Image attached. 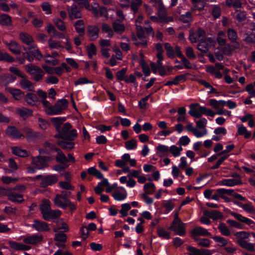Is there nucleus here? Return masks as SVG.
<instances>
[{
    "instance_id": "1",
    "label": "nucleus",
    "mask_w": 255,
    "mask_h": 255,
    "mask_svg": "<svg viewBox=\"0 0 255 255\" xmlns=\"http://www.w3.org/2000/svg\"><path fill=\"white\" fill-rule=\"evenodd\" d=\"M65 120L66 118L64 117H59L51 118V122L57 132L55 135V137L61 139H64L66 135L71 128L72 126L68 122L64 124L63 126L61 127V125Z\"/></svg>"
},
{
    "instance_id": "2",
    "label": "nucleus",
    "mask_w": 255,
    "mask_h": 255,
    "mask_svg": "<svg viewBox=\"0 0 255 255\" xmlns=\"http://www.w3.org/2000/svg\"><path fill=\"white\" fill-rule=\"evenodd\" d=\"M189 114L196 118H201L202 115L211 117H214L215 115V113L211 109L201 106L199 103L191 104L189 106Z\"/></svg>"
},
{
    "instance_id": "3",
    "label": "nucleus",
    "mask_w": 255,
    "mask_h": 255,
    "mask_svg": "<svg viewBox=\"0 0 255 255\" xmlns=\"http://www.w3.org/2000/svg\"><path fill=\"white\" fill-rule=\"evenodd\" d=\"M40 211L43 219L47 221H53L59 218L61 213L59 210L51 209L48 204H43L40 207Z\"/></svg>"
},
{
    "instance_id": "4",
    "label": "nucleus",
    "mask_w": 255,
    "mask_h": 255,
    "mask_svg": "<svg viewBox=\"0 0 255 255\" xmlns=\"http://www.w3.org/2000/svg\"><path fill=\"white\" fill-rule=\"evenodd\" d=\"M7 196L8 200L13 203H22L24 201L23 195L12 191V188L0 186V196Z\"/></svg>"
},
{
    "instance_id": "5",
    "label": "nucleus",
    "mask_w": 255,
    "mask_h": 255,
    "mask_svg": "<svg viewBox=\"0 0 255 255\" xmlns=\"http://www.w3.org/2000/svg\"><path fill=\"white\" fill-rule=\"evenodd\" d=\"M44 147L51 152H57V155L55 157L56 160L57 162L60 163H65L68 162V159L62 152V151L58 147H56L54 144L48 141H46L43 144Z\"/></svg>"
},
{
    "instance_id": "6",
    "label": "nucleus",
    "mask_w": 255,
    "mask_h": 255,
    "mask_svg": "<svg viewBox=\"0 0 255 255\" xmlns=\"http://www.w3.org/2000/svg\"><path fill=\"white\" fill-rule=\"evenodd\" d=\"M24 69L28 74L33 75V79L35 82L41 81L45 74L40 67L33 64L24 65Z\"/></svg>"
},
{
    "instance_id": "7",
    "label": "nucleus",
    "mask_w": 255,
    "mask_h": 255,
    "mask_svg": "<svg viewBox=\"0 0 255 255\" xmlns=\"http://www.w3.org/2000/svg\"><path fill=\"white\" fill-rule=\"evenodd\" d=\"M71 195V192L69 191L62 190L61 191V193L57 194L54 200V204L62 209H66V204H63L67 201L70 200L69 197Z\"/></svg>"
},
{
    "instance_id": "8",
    "label": "nucleus",
    "mask_w": 255,
    "mask_h": 255,
    "mask_svg": "<svg viewBox=\"0 0 255 255\" xmlns=\"http://www.w3.org/2000/svg\"><path fill=\"white\" fill-rule=\"evenodd\" d=\"M5 132L8 137L13 139H20L24 137V134L14 126H8Z\"/></svg>"
},
{
    "instance_id": "9",
    "label": "nucleus",
    "mask_w": 255,
    "mask_h": 255,
    "mask_svg": "<svg viewBox=\"0 0 255 255\" xmlns=\"http://www.w3.org/2000/svg\"><path fill=\"white\" fill-rule=\"evenodd\" d=\"M58 181L57 174H51L44 176L42 179L40 185L42 188H46L48 186H52Z\"/></svg>"
},
{
    "instance_id": "10",
    "label": "nucleus",
    "mask_w": 255,
    "mask_h": 255,
    "mask_svg": "<svg viewBox=\"0 0 255 255\" xmlns=\"http://www.w3.org/2000/svg\"><path fill=\"white\" fill-rule=\"evenodd\" d=\"M216 193L220 194V195L225 194L232 196L236 199H238L239 201H245L246 198L242 196L241 194L235 192L233 189H225V188H219L216 190Z\"/></svg>"
},
{
    "instance_id": "11",
    "label": "nucleus",
    "mask_w": 255,
    "mask_h": 255,
    "mask_svg": "<svg viewBox=\"0 0 255 255\" xmlns=\"http://www.w3.org/2000/svg\"><path fill=\"white\" fill-rule=\"evenodd\" d=\"M31 227L38 232H49L50 230L47 223L37 219L33 221Z\"/></svg>"
},
{
    "instance_id": "12",
    "label": "nucleus",
    "mask_w": 255,
    "mask_h": 255,
    "mask_svg": "<svg viewBox=\"0 0 255 255\" xmlns=\"http://www.w3.org/2000/svg\"><path fill=\"white\" fill-rule=\"evenodd\" d=\"M211 236V234L206 229L202 227H196L194 228L191 232V237L192 239L194 238H199V236Z\"/></svg>"
},
{
    "instance_id": "13",
    "label": "nucleus",
    "mask_w": 255,
    "mask_h": 255,
    "mask_svg": "<svg viewBox=\"0 0 255 255\" xmlns=\"http://www.w3.org/2000/svg\"><path fill=\"white\" fill-rule=\"evenodd\" d=\"M177 149V146L175 145H171L169 148L167 146L163 144H159L156 147V149L160 152L166 153L170 151L174 157L179 156Z\"/></svg>"
},
{
    "instance_id": "14",
    "label": "nucleus",
    "mask_w": 255,
    "mask_h": 255,
    "mask_svg": "<svg viewBox=\"0 0 255 255\" xmlns=\"http://www.w3.org/2000/svg\"><path fill=\"white\" fill-rule=\"evenodd\" d=\"M100 28L96 25H90L87 27L88 36L91 40H95L99 37Z\"/></svg>"
},
{
    "instance_id": "15",
    "label": "nucleus",
    "mask_w": 255,
    "mask_h": 255,
    "mask_svg": "<svg viewBox=\"0 0 255 255\" xmlns=\"http://www.w3.org/2000/svg\"><path fill=\"white\" fill-rule=\"evenodd\" d=\"M43 239V237L42 235L34 234L25 238L23 242L26 244L35 245L41 242Z\"/></svg>"
},
{
    "instance_id": "16",
    "label": "nucleus",
    "mask_w": 255,
    "mask_h": 255,
    "mask_svg": "<svg viewBox=\"0 0 255 255\" xmlns=\"http://www.w3.org/2000/svg\"><path fill=\"white\" fill-rule=\"evenodd\" d=\"M16 114L23 120H26L29 117L32 116L33 111L25 107L17 108L16 110Z\"/></svg>"
},
{
    "instance_id": "17",
    "label": "nucleus",
    "mask_w": 255,
    "mask_h": 255,
    "mask_svg": "<svg viewBox=\"0 0 255 255\" xmlns=\"http://www.w3.org/2000/svg\"><path fill=\"white\" fill-rule=\"evenodd\" d=\"M231 215L234 217V218L237 219L238 221L244 223L248 225H250L251 227H253V226H255V223L254 221L246 218L245 217L243 216L242 215L236 213L235 212H231Z\"/></svg>"
},
{
    "instance_id": "18",
    "label": "nucleus",
    "mask_w": 255,
    "mask_h": 255,
    "mask_svg": "<svg viewBox=\"0 0 255 255\" xmlns=\"http://www.w3.org/2000/svg\"><path fill=\"white\" fill-rule=\"evenodd\" d=\"M8 245L11 248L16 251H28L31 248L29 246L12 241H9Z\"/></svg>"
},
{
    "instance_id": "19",
    "label": "nucleus",
    "mask_w": 255,
    "mask_h": 255,
    "mask_svg": "<svg viewBox=\"0 0 255 255\" xmlns=\"http://www.w3.org/2000/svg\"><path fill=\"white\" fill-rule=\"evenodd\" d=\"M203 215L205 216L208 217L213 220L221 219L223 217L222 213L217 210H213L211 212L208 210H204L203 211Z\"/></svg>"
},
{
    "instance_id": "20",
    "label": "nucleus",
    "mask_w": 255,
    "mask_h": 255,
    "mask_svg": "<svg viewBox=\"0 0 255 255\" xmlns=\"http://www.w3.org/2000/svg\"><path fill=\"white\" fill-rule=\"evenodd\" d=\"M185 224H178V226L176 225H171L169 228V229L176 233L177 235L180 236H183L186 234V230L184 228Z\"/></svg>"
},
{
    "instance_id": "21",
    "label": "nucleus",
    "mask_w": 255,
    "mask_h": 255,
    "mask_svg": "<svg viewBox=\"0 0 255 255\" xmlns=\"http://www.w3.org/2000/svg\"><path fill=\"white\" fill-rule=\"evenodd\" d=\"M150 2H155V3L157 2H159V7L158 10V17L160 20V22L163 23H167L169 21V20H168V18L166 16V13L165 11H162V1H150Z\"/></svg>"
},
{
    "instance_id": "22",
    "label": "nucleus",
    "mask_w": 255,
    "mask_h": 255,
    "mask_svg": "<svg viewBox=\"0 0 255 255\" xmlns=\"http://www.w3.org/2000/svg\"><path fill=\"white\" fill-rule=\"evenodd\" d=\"M62 110L63 108L59 103L56 102L53 106L49 108V112H47V114L50 116L59 115L61 113Z\"/></svg>"
},
{
    "instance_id": "23",
    "label": "nucleus",
    "mask_w": 255,
    "mask_h": 255,
    "mask_svg": "<svg viewBox=\"0 0 255 255\" xmlns=\"http://www.w3.org/2000/svg\"><path fill=\"white\" fill-rule=\"evenodd\" d=\"M11 149L12 153L17 156L26 157L29 156L28 151L25 149H22L19 146H13Z\"/></svg>"
},
{
    "instance_id": "24",
    "label": "nucleus",
    "mask_w": 255,
    "mask_h": 255,
    "mask_svg": "<svg viewBox=\"0 0 255 255\" xmlns=\"http://www.w3.org/2000/svg\"><path fill=\"white\" fill-rule=\"evenodd\" d=\"M9 46V50L14 54H20L21 53V46L16 41L11 40L9 43L6 44Z\"/></svg>"
},
{
    "instance_id": "25",
    "label": "nucleus",
    "mask_w": 255,
    "mask_h": 255,
    "mask_svg": "<svg viewBox=\"0 0 255 255\" xmlns=\"http://www.w3.org/2000/svg\"><path fill=\"white\" fill-rule=\"evenodd\" d=\"M24 101L28 105L34 106L35 103L38 102V99L36 94L32 93H28L25 96Z\"/></svg>"
},
{
    "instance_id": "26",
    "label": "nucleus",
    "mask_w": 255,
    "mask_h": 255,
    "mask_svg": "<svg viewBox=\"0 0 255 255\" xmlns=\"http://www.w3.org/2000/svg\"><path fill=\"white\" fill-rule=\"evenodd\" d=\"M99 6V5L98 4L97 6ZM92 10L93 13L95 16H98L99 14L100 16L103 17L108 16V10L105 7H101L98 9L97 6H92Z\"/></svg>"
},
{
    "instance_id": "27",
    "label": "nucleus",
    "mask_w": 255,
    "mask_h": 255,
    "mask_svg": "<svg viewBox=\"0 0 255 255\" xmlns=\"http://www.w3.org/2000/svg\"><path fill=\"white\" fill-rule=\"evenodd\" d=\"M19 37L21 41L27 45H30L34 42L32 37L25 32H21Z\"/></svg>"
},
{
    "instance_id": "28",
    "label": "nucleus",
    "mask_w": 255,
    "mask_h": 255,
    "mask_svg": "<svg viewBox=\"0 0 255 255\" xmlns=\"http://www.w3.org/2000/svg\"><path fill=\"white\" fill-rule=\"evenodd\" d=\"M74 27L76 32L81 37L84 36L85 34L84 23L82 20H78L74 24Z\"/></svg>"
},
{
    "instance_id": "29",
    "label": "nucleus",
    "mask_w": 255,
    "mask_h": 255,
    "mask_svg": "<svg viewBox=\"0 0 255 255\" xmlns=\"http://www.w3.org/2000/svg\"><path fill=\"white\" fill-rule=\"evenodd\" d=\"M240 184H242L241 181H238L232 178L223 179L219 183L220 185H224L230 187H233Z\"/></svg>"
},
{
    "instance_id": "30",
    "label": "nucleus",
    "mask_w": 255,
    "mask_h": 255,
    "mask_svg": "<svg viewBox=\"0 0 255 255\" xmlns=\"http://www.w3.org/2000/svg\"><path fill=\"white\" fill-rule=\"evenodd\" d=\"M238 244L240 247L250 252H255L254 245L252 243L247 242L245 240H239L238 241Z\"/></svg>"
},
{
    "instance_id": "31",
    "label": "nucleus",
    "mask_w": 255,
    "mask_h": 255,
    "mask_svg": "<svg viewBox=\"0 0 255 255\" xmlns=\"http://www.w3.org/2000/svg\"><path fill=\"white\" fill-rule=\"evenodd\" d=\"M86 51L88 57L89 59H93V56H95L97 54V49L94 43H91L86 46Z\"/></svg>"
},
{
    "instance_id": "32",
    "label": "nucleus",
    "mask_w": 255,
    "mask_h": 255,
    "mask_svg": "<svg viewBox=\"0 0 255 255\" xmlns=\"http://www.w3.org/2000/svg\"><path fill=\"white\" fill-rule=\"evenodd\" d=\"M237 134L243 135L245 138L248 139L251 137L252 132L251 131H248L243 125H241L238 128L237 135Z\"/></svg>"
},
{
    "instance_id": "33",
    "label": "nucleus",
    "mask_w": 255,
    "mask_h": 255,
    "mask_svg": "<svg viewBox=\"0 0 255 255\" xmlns=\"http://www.w3.org/2000/svg\"><path fill=\"white\" fill-rule=\"evenodd\" d=\"M34 163L38 169L44 168L47 165V157L44 156H39Z\"/></svg>"
},
{
    "instance_id": "34",
    "label": "nucleus",
    "mask_w": 255,
    "mask_h": 255,
    "mask_svg": "<svg viewBox=\"0 0 255 255\" xmlns=\"http://www.w3.org/2000/svg\"><path fill=\"white\" fill-rule=\"evenodd\" d=\"M11 17L7 14L2 13L0 15V24L8 26L11 25Z\"/></svg>"
},
{
    "instance_id": "35",
    "label": "nucleus",
    "mask_w": 255,
    "mask_h": 255,
    "mask_svg": "<svg viewBox=\"0 0 255 255\" xmlns=\"http://www.w3.org/2000/svg\"><path fill=\"white\" fill-rule=\"evenodd\" d=\"M113 27L114 31L118 34H122L125 30V26L119 20L115 21L113 23Z\"/></svg>"
},
{
    "instance_id": "36",
    "label": "nucleus",
    "mask_w": 255,
    "mask_h": 255,
    "mask_svg": "<svg viewBox=\"0 0 255 255\" xmlns=\"http://www.w3.org/2000/svg\"><path fill=\"white\" fill-rule=\"evenodd\" d=\"M193 239L197 243L198 246L202 247L208 248L212 243V241L205 238H194V239Z\"/></svg>"
},
{
    "instance_id": "37",
    "label": "nucleus",
    "mask_w": 255,
    "mask_h": 255,
    "mask_svg": "<svg viewBox=\"0 0 255 255\" xmlns=\"http://www.w3.org/2000/svg\"><path fill=\"white\" fill-rule=\"evenodd\" d=\"M209 47V44L206 42L205 39H201L197 48L202 53H206L208 51Z\"/></svg>"
},
{
    "instance_id": "38",
    "label": "nucleus",
    "mask_w": 255,
    "mask_h": 255,
    "mask_svg": "<svg viewBox=\"0 0 255 255\" xmlns=\"http://www.w3.org/2000/svg\"><path fill=\"white\" fill-rule=\"evenodd\" d=\"M20 81L21 87L23 89H27L29 91H33V84L29 80L23 78Z\"/></svg>"
},
{
    "instance_id": "39",
    "label": "nucleus",
    "mask_w": 255,
    "mask_h": 255,
    "mask_svg": "<svg viewBox=\"0 0 255 255\" xmlns=\"http://www.w3.org/2000/svg\"><path fill=\"white\" fill-rule=\"evenodd\" d=\"M131 209V206L129 203H126L121 205V209L119 213L121 214V218L127 217L128 215V211Z\"/></svg>"
},
{
    "instance_id": "40",
    "label": "nucleus",
    "mask_w": 255,
    "mask_h": 255,
    "mask_svg": "<svg viewBox=\"0 0 255 255\" xmlns=\"http://www.w3.org/2000/svg\"><path fill=\"white\" fill-rule=\"evenodd\" d=\"M226 104L227 102L223 100L219 101H217L214 99H211L210 100V105L216 110L219 109V106H224Z\"/></svg>"
},
{
    "instance_id": "41",
    "label": "nucleus",
    "mask_w": 255,
    "mask_h": 255,
    "mask_svg": "<svg viewBox=\"0 0 255 255\" xmlns=\"http://www.w3.org/2000/svg\"><path fill=\"white\" fill-rule=\"evenodd\" d=\"M211 238H212L215 242L219 243L218 246L220 247H225L228 244L227 240L225 238L220 236H215L211 237Z\"/></svg>"
},
{
    "instance_id": "42",
    "label": "nucleus",
    "mask_w": 255,
    "mask_h": 255,
    "mask_svg": "<svg viewBox=\"0 0 255 255\" xmlns=\"http://www.w3.org/2000/svg\"><path fill=\"white\" fill-rule=\"evenodd\" d=\"M127 192L121 193L119 191H115L113 194L112 196L115 200L119 201H123L127 197Z\"/></svg>"
},
{
    "instance_id": "43",
    "label": "nucleus",
    "mask_w": 255,
    "mask_h": 255,
    "mask_svg": "<svg viewBox=\"0 0 255 255\" xmlns=\"http://www.w3.org/2000/svg\"><path fill=\"white\" fill-rule=\"evenodd\" d=\"M164 48L166 51V54L168 58L173 59L175 57L174 50L169 43H165Z\"/></svg>"
},
{
    "instance_id": "44",
    "label": "nucleus",
    "mask_w": 255,
    "mask_h": 255,
    "mask_svg": "<svg viewBox=\"0 0 255 255\" xmlns=\"http://www.w3.org/2000/svg\"><path fill=\"white\" fill-rule=\"evenodd\" d=\"M0 61L11 63L14 61V59L7 53L2 52L0 49Z\"/></svg>"
},
{
    "instance_id": "45",
    "label": "nucleus",
    "mask_w": 255,
    "mask_h": 255,
    "mask_svg": "<svg viewBox=\"0 0 255 255\" xmlns=\"http://www.w3.org/2000/svg\"><path fill=\"white\" fill-rule=\"evenodd\" d=\"M78 136V133L76 129H72L70 130L66 135L64 140H68L69 141H73Z\"/></svg>"
},
{
    "instance_id": "46",
    "label": "nucleus",
    "mask_w": 255,
    "mask_h": 255,
    "mask_svg": "<svg viewBox=\"0 0 255 255\" xmlns=\"http://www.w3.org/2000/svg\"><path fill=\"white\" fill-rule=\"evenodd\" d=\"M227 36L231 42H235L237 40L238 34L237 32L231 28H229L227 30Z\"/></svg>"
},
{
    "instance_id": "47",
    "label": "nucleus",
    "mask_w": 255,
    "mask_h": 255,
    "mask_svg": "<svg viewBox=\"0 0 255 255\" xmlns=\"http://www.w3.org/2000/svg\"><path fill=\"white\" fill-rule=\"evenodd\" d=\"M102 30L103 32L107 33L108 37L112 38L114 35V31L111 27L106 23H104L102 25Z\"/></svg>"
},
{
    "instance_id": "48",
    "label": "nucleus",
    "mask_w": 255,
    "mask_h": 255,
    "mask_svg": "<svg viewBox=\"0 0 255 255\" xmlns=\"http://www.w3.org/2000/svg\"><path fill=\"white\" fill-rule=\"evenodd\" d=\"M37 120L39 127L42 130H45L50 125L49 122L42 118H38Z\"/></svg>"
},
{
    "instance_id": "49",
    "label": "nucleus",
    "mask_w": 255,
    "mask_h": 255,
    "mask_svg": "<svg viewBox=\"0 0 255 255\" xmlns=\"http://www.w3.org/2000/svg\"><path fill=\"white\" fill-rule=\"evenodd\" d=\"M9 92L16 100H20L23 95V93L21 91L17 89H11L10 90Z\"/></svg>"
},
{
    "instance_id": "50",
    "label": "nucleus",
    "mask_w": 255,
    "mask_h": 255,
    "mask_svg": "<svg viewBox=\"0 0 255 255\" xmlns=\"http://www.w3.org/2000/svg\"><path fill=\"white\" fill-rule=\"evenodd\" d=\"M127 72V68H123L121 70L118 71L116 76L117 77V79L118 81H124L126 78V73Z\"/></svg>"
},
{
    "instance_id": "51",
    "label": "nucleus",
    "mask_w": 255,
    "mask_h": 255,
    "mask_svg": "<svg viewBox=\"0 0 255 255\" xmlns=\"http://www.w3.org/2000/svg\"><path fill=\"white\" fill-rule=\"evenodd\" d=\"M157 234L160 238L165 239H169L170 238L169 233L164 229H161L160 227L157 228Z\"/></svg>"
},
{
    "instance_id": "52",
    "label": "nucleus",
    "mask_w": 255,
    "mask_h": 255,
    "mask_svg": "<svg viewBox=\"0 0 255 255\" xmlns=\"http://www.w3.org/2000/svg\"><path fill=\"white\" fill-rule=\"evenodd\" d=\"M218 229L220 230L221 234L223 236H229L230 235V231L228 229L225 223H220L218 226Z\"/></svg>"
},
{
    "instance_id": "53",
    "label": "nucleus",
    "mask_w": 255,
    "mask_h": 255,
    "mask_svg": "<svg viewBox=\"0 0 255 255\" xmlns=\"http://www.w3.org/2000/svg\"><path fill=\"white\" fill-rule=\"evenodd\" d=\"M125 147L128 150L135 149L137 148L136 140L134 139H132L127 141L125 143Z\"/></svg>"
},
{
    "instance_id": "54",
    "label": "nucleus",
    "mask_w": 255,
    "mask_h": 255,
    "mask_svg": "<svg viewBox=\"0 0 255 255\" xmlns=\"http://www.w3.org/2000/svg\"><path fill=\"white\" fill-rule=\"evenodd\" d=\"M71 17L73 16L75 18H79L81 17L80 9L77 6H72L70 12Z\"/></svg>"
},
{
    "instance_id": "55",
    "label": "nucleus",
    "mask_w": 255,
    "mask_h": 255,
    "mask_svg": "<svg viewBox=\"0 0 255 255\" xmlns=\"http://www.w3.org/2000/svg\"><path fill=\"white\" fill-rule=\"evenodd\" d=\"M226 5L230 7L233 6L236 11H238V9L242 7L241 1H226Z\"/></svg>"
},
{
    "instance_id": "56",
    "label": "nucleus",
    "mask_w": 255,
    "mask_h": 255,
    "mask_svg": "<svg viewBox=\"0 0 255 255\" xmlns=\"http://www.w3.org/2000/svg\"><path fill=\"white\" fill-rule=\"evenodd\" d=\"M22 131L25 134L26 136L28 138H32L36 136L35 132L29 128L24 127L22 128Z\"/></svg>"
},
{
    "instance_id": "57",
    "label": "nucleus",
    "mask_w": 255,
    "mask_h": 255,
    "mask_svg": "<svg viewBox=\"0 0 255 255\" xmlns=\"http://www.w3.org/2000/svg\"><path fill=\"white\" fill-rule=\"evenodd\" d=\"M227 223L230 225L232 227H235L238 229H243L245 228V226L235 220L228 219Z\"/></svg>"
},
{
    "instance_id": "58",
    "label": "nucleus",
    "mask_w": 255,
    "mask_h": 255,
    "mask_svg": "<svg viewBox=\"0 0 255 255\" xmlns=\"http://www.w3.org/2000/svg\"><path fill=\"white\" fill-rule=\"evenodd\" d=\"M152 192L149 190H146L144 193L142 194V198L145 200V202L147 204H151L153 202V200L152 198L149 197L148 195H151Z\"/></svg>"
},
{
    "instance_id": "59",
    "label": "nucleus",
    "mask_w": 255,
    "mask_h": 255,
    "mask_svg": "<svg viewBox=\"0 0 255 255\" xmlns=\"http://www.w3.org/2000/svg\"><path fill=\"white\" fill-rule=\"evenodd\" d=\"M67 236L64 233H56L54 240L57 242L65 243L67 241Z\"/></svg>"
},
{
    "instance_id": "60",
    "label": "nucleus",
    "mask_w": 255,
    "mask_h": 255,
    "mask_svg": "<svg viewBox=\"0 0 255 255\" xmlns=\"http://www.w3.org/2000/svg\"><path fill=\"white\" fill-rule=\"evenodd\" d=\"M59 185L60 188L64 190H74V187L68 182L60 181Z\"/></svg>"
},
{
    "instance_id": "61",
    "label": "nucleus",
    "mask_w": 255,
    "mask_h": 255,
    "mask_svg": "<svg viewBox=\"0 0 255 255\" xmlns=\"http://www.w3.org/2000/svg\"><path fill=\"white\" fill-rule=\"evenodd\" d=\"M196 9L201 11L204 9L206 1H191Z\"/></svg>"
},
{
    "instance_id": "62",
    "label": "nucleus",
    "mask_w": 255,
    "mask_h": 255,
    "mask_svg": "<svg viewBox=\"0 0 255 255\" xmlns=\"http://www.w3.org/2000/svg\"><path fill=\"white\" fill-rule=\"evenodd\" d=\"M54 23L58 29L62 31L65 30L66 26L64 22L60 18H57L54 20Z\"/></svg>"
},
{
    "instance_id": "63",
    "label": "nucleus",
    "mask_w": 255,
    "mask_h": 255,
    "mask_svg": "<svg viewBox=\"0 0 255 255\" xmlns=\"http://www.w3.org/2000/svg\"><path fill=\"white\" fill-rule=\"evenodd\" d=\"M180 19L183 23H189L192 20V14L190 12H186L185 14H182L180 16Z\"/></svg>"
},
{
    "instance_id": "64",
    "label": "nucleus",
    "mask_w": 255,
    "mask_h": 255,
    "mask_svg": "<svg viewBox=\"0 0 255 255\" xmlns=\"http://www.w3.org/2000/svg\"><path fill=\"white\" fill-rule=\"evenodd\" d=\"M187 250L190 252L188 255H201L200 250L197 249L195 247L188 246Z\"/></svg>"
}]
</instances>
